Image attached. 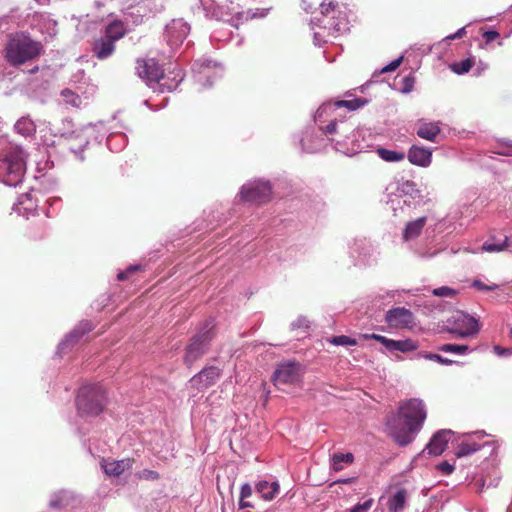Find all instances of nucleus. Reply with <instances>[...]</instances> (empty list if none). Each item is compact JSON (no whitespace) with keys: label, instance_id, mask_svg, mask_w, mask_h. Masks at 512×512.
Wrapping results in <instances>:
<instances>
[{"label":"nucleus","instance_id":"f257e3e1","mask_svg":"<svg viewBox=\"0 0 512 512\" xmlns=\"http://www.w3.org/2000/svg\"><path fill=\"white\" fill-rule=\"evenodd\" d=\"M426 417L424 402L411 398L399 403L397 413L388 416L385 425L389 436L399 446H407L421 430Z\"/></svg>","mask_w":512,"mask_h":512},{"label":"nucleus","instance_id":"09e8293b","mask_svg":"<svg viewBox=\"0 0 512 512\" xmlns=\"http://www.w3.org/2000/svg\"><path fill=\"white\" fill-rule=\"evenodd\" d=\"M403 82H404V86H403L402 91L405 93L410 92L413 89L414 80L410 77H405L403 79Z\"/></svg>","mask_w":512,"mask_h":512},{"label":"nucleus","instance_id":"ea45409f","mask_svg":"<svg viewBox=\"0 0 512 512\" xmlns=\"http://www.w3.org/2000/svg\"><path fill=\"white\" fill-rule=\"evenodd\" d=\"M139 270H141V266L140 265H131L125 271H122V272L118 273L117 279L119 281L128 280L133 273H135V272H137Z\"/></svg>","mask_w":512,"mask_h":512},{"label":"nucleus","instance_id":"9b49d317","mask_svg":"<svg viewBox=\"0 0 512 512\" xmlns=\"http://www.w3.org/2000/svg\"><path fill=\"white\" fill-rule=\"evenodd\" d=\"M190 32V26L183 19H173L165 27L164 39L172 48H178Z\"/></svg>","mask_w":512,"mask_h":512},{"label":"nucleus","instance_id":"c03bdc74","mask_svg":"<svg viewBox=\"0 0 512 512\" xmlns=\"http://www.w3.org/2000/svg\"><path fill=\"white\" fill-rule=\"evenodd\" d=\"M372 505H373V499H368L361 504L355 505L351 509V512H368L371 509Z\"/></svg>","mask_w":512,"mask_h":512},{"label":"nucleus","instance_id":"4d7b16f0","mask_svg":"<svg viewBox=\"0 0 512 512\" xmlns=\"http://www.w3.org/2000/svg\"><path fill=\"white\" fill-rule=\"evenodd\" d=\"M494 349H495V351H496V353L498 355L510 354V350L509 349H502L499 346H495Z\"/></svg>","mask_w":512,"mask_h":512},{"label":"nucleus","instance_id":"8fccbe9b","mask_svg":"<svg viewBox=\"0 0 512 512\" xmlns=\"http://www.w3.org/2000/svg\"><path fill=\"white\" fill-rule=\"evenodd\" d=\"M483 37L485 38L487 43H490L499 37V33L497 31H492V30L486 31L483 34Z\"/></svg>","mask_w":512,"mask_h":512},{"label":"nucleus","instance_id":"bb28decb","mask_svg":"<svg viewBox=\"0 0 512 512\" xmlns=\"http://www.w3.org/2000/svg\"><path fill=\"white\" fill-rule=\"evenodd\" d=\"M479 449L480 445L474 441H462L455 451V456L457 458L469 456L472 453L477 452Z\"/></svg>","mask_w":512,"mask_h":512},{"label":"nucleus","instance_id":"79ce46f5","mask_svg":"<svg viewBox=\"0 0 512 512\" xmlns=\"http://www.w3.org/2000/svg\"><path fill=\"white\" fill-rule=\"evenodd\" d=\"M423 357L425 359L436 361V362H438L440 364H443V365H451V364L454 363L453 360L448 359V358H444V357H442L439 354L426 353V354L423 355Z\"/></svg>","mask_w":512,"mask_h":512},{"label":"nucleus","instance_id":"f704fd0d","mask_svg":"<svg viewBox=\"0 0 512 512\" xmlns=\"http://www.w3.org/2000/svg\"><path fill=\"white\" fill-rule=\"evenodd\" d=\"M438 350L447 353L465 354L469 350V347L460 344H443L438 346Z\"/></svg>","mask_w":512,"mask_h":512},{"label":"nucleus","instance_id":"7c9ffc66","mask_svg":"<svg viewBox=\"0 0 512 512\" xmlns=\"http://www.w3.org/2000/svg\"><path fill=\"white\" fill-rule=\"evenodd\" d=\"M252 493H253L252 487L248 483H245L242 485L241 491H240V499H239V508L240 509L254 507V505L251 502H248L245 500V499L251 497Z\"/></svg>","mask_w":512,"mask_h":512},{"label":"nucleus","instance_id":"680f3d73","mask_svg":"<svg viewBox=\"0 0 512 512\" xmlns=\"http://www.w3.org/2000/svg\"><path fill=\"white\" fill-rule=\"evenodd\" d=\"M1 125H4V122L2 121V119L0 118V126Z\"/></svg>","mask_w":512,"mask_h":512},{"label":"nucleus","instance_id":"b1692460","mask_svg":"<svg viewBox=\"0 0 512 512\" xmlns=\"http://www.w3.org/2000/svg\"><path fill=\"white\" fill-rule=\"evenodd\" d=\"M256 491L264 500L270 501L278 494L279 484L277 482L260 481L256 485Z\"/></svg>","mask_w":512,"mask_h":512},{"label":"nucleus","instance_id":"603ef678","mask_svg":"<svg viewBox=\"0 0 512 512\" xmlns=\"http://www.w3.org/2000/svg\"><path fill=\"white\" fill-rule=\"evenodd\" d=\"M465 34H466V29H465V27H462V28L458 29L454 34L447 36V39H449V40L459 39V38H462Z\"/></svg>","mask_w":512,"mask_h":512},{"label":"nucleus","instance_id":"4c0bfd02","mask_svg":"<svg viewBox=\"0 0 512 512\" xmlns=\"http://www.w3.org/2000/svg\"><path fill=\"white\" fill-rule=\"evenodd\" d=\"M136 478L145 481H156L160 479V474L155 470L143 469L136 473Z\"/></svg>","mask_w":512,"mask_h":512},{"label":"nucleus","instance_id":"37998d69","mask_svg":"<svg viewBox=\"0 0 512 512\" xmlns=\"http://www.w3.org/2000/svg\"><path fill=\"white\" fill-rule=\"evenodd\" d=\"M35 127H36V123L29 117L20 118L14 126V128H35Z\"/></svg>","mask_w":512,"mask_h":512},{"label":"nucleus","instance_id":"473e14b6","mask_svg":"<svg viewBox=\"0 0 512 512\" xmlns=\"http://www.w3.org/2000/svg\"><path fill=\"white\" fill-rule=\"evenodd\" d=\"M61 96L67 104L73 107H79L82 104L80 96L70 89L62 90Z\"/></svg>","mask_w":512,"mask_h":512},{"label":"nucleus","instance_id":"1a4fd4ad","mask_svg":"<svg viewBox=\"0 0 512 512\" xmlns=\"http://www.w3.org/2000/svg\"><path fill=\"white\" fill-rule=\"evenodd\" d=\"M271 186L268 182H254L244 185L240 191L243 201L255 204H264L271 200Z\"/></svg>","mask_w":512,"mask_h":512},{"label":"nucleus","instance_id":"c9c22d12","mask_svg":"<svg viewBox=\"0 0 512 512\" xmlns=\"http://www.w3.org/2000/svg\"><path fill=\"white\" fill-rule=\"evenodd\" d=\"M441 130H417V135L425 140L438 143L441 139Z\"/></svg>","mask_w":512,"mask_h":512},{"label":"nucleus","instance_id":"20e7f679","mask_svg":"<svg viewBox=\"0 0 512 512\" xmlns=\"http://www.w3.org/2000/svg\"><path fill=\"white\" fill-rule=\"evenodd\" d=\"M41 49L39 42L25 34H17L10 38L6 46V58L11 65L18 66L36 58Z\"/></svg>","mask_w":512,"mask_h":512},{"label":"nucleus","instance_id":"393cba45","mask_svg":"<svg viewBox=\"0 0 512 512\" xmlns=\"http://www.w3.org/2000/svg\"><path fill=\"white\" fill-rule=\"evenodd\" d=\"M417 349V344L411 339L405 340H393L390 339L388 342L387 350L389 351H400L403 353L414 351Z\"/></svg>","mask_w":512,"mask_h":512},{"label":"nucleus","instance_id":"7ed1b4c3","mask_svg":"<svg viewBox=\"0 0 512 512\" xmlns=\"http://www.w3.org/2000/svg\"><path fill=\"white\" fill-rule=\"evenodd\" d=\"M106 404V390L100 384L84 385L77 393L76 406L81 416L96 417L103 412Z\"/></svg>","mask_w":512,"mask_h":512},{"label":"nucleus","instance_id":"e2e57ef3","mask_svg":"<svg viewBox=\"0 0 512 512\" xmlns=\"http://www.w3.org/2000/svg\"><path fill=\"white\" fill-rule=\"evenodd\" d=\"M510 335H511V337H512V327H511V330H510Z\"/></svg>","mask_w":512,"mask_h":512},{"label":"nucleus","instance_id":"5701e85b","mask_svg":"<svg viewBox=\"0 0 512 512\" xmlns=\"http://www.w3.org/2000/svg\"><path fill=\"white\" fill-rule=\"evenodd\" d=\"M126 32L127 30L123 22L115 20L106 26L104 37L112 40V42L115 43L117 40L121 39L126 34Z\"/></svg>","mask_w":512,"mask_h":512},{"label":"nucleus","instance_id":"4468645a","mask_svg":"<svg viewBox=\"0 0 512 512\" xmlns=\"http://www.w3.org/2000/svg\"><path fill=\"white\" fill-rule=\"evenodd\" d=\"M220 375L221 370L218 367H205L190 379V383L197 390L207 389L216 383Z\"/></svg>","mask_w":512,"mask_h":512},{"label":"nucleus","instance_id":"5fc2aeb1","mask_svg":"<svg viewBox=\"0 0 512 512\" xmlns=\"http://www.w3.org/2000/svg\"><path fill=\"white\" fill-rule=\"evenodd\" d=\"M474 286H476L480 290H494L498 287L497 285L488 286L482 283L481 281H475Z\"/></svg>","mask_w":512,"mask_h":512},{"label":"nucleus","instance_id":"6ab92c4d","mask_svg":"<svg viewBox=\"0 0 512 512\" xmlns=\"http://www.w3.org/2000/svg\"><path fill=\"white\" fill-rule=\"evenodd\" d=\"M165 80L159 79L153 89L160 93L171 92L175 90L183 80V74L180 69L173 70L170 75H164Z\"/></svg>","mask_w":512,"mask_h":512},{"label":"nucleus","instance_id":"864d4df0","mask_svg":"<svg viewBox=\"0 0 512 512\" xmlns=\"http://www.w3.org/2000/svg\"><path fill=\"white\" fill-rule=\"evenodd\" d=\"M63 499L60 496H55L54 499H52L49 503L51 508L57 509L62 506Z\"/></svg>","mask_w":512,"mask_h":512},{"label":"nucleus","instance_id":"aec40b11","mask_svg":"<svg viewBox=\"0 0 512 512\" xmlns=\"http://www.w3.org/2000/svg\"><path fill=\"white\" fill-rule=\"evenodd\" d=\"M115 50V43L112 40L102 36L95 40L93 44V53L98 59H106L112 55Z\"/></svg>","mask_w":512,"mask_h":512},{"label":"nucleus","instance_id":"f03ea898","mask_svg":"<svg viewBox=\"0 0 512 512\" xmlns=\"http://www.w3.org/2000/svg\"><path fill=\"white\" fill-rule=\"evenodd\" d=\"M320 15L311 20L315 44L321 45L328 37H336L348 30L345 14L339 10L338 4L330 1L321 3Z\"/></svg>","mask_w":512,"mask_h":512},{"label":"nucleus","instance_id":"bf43d9fd","mask_svg":"<svg viewBox=\"0 0 512 512\" xmlns=\"http://www.w3.org/2000/svg\"><path fill=\"white\" fill-rule=\"evenodd\" d=\"M352 481H353V478H348V479L339 480L337 482L343 483V484H348V483H351Z\"/></svg>","mask_w":512,"mask_h":512},{"label":"nucleus","instance_id":"ddd939ff","mask_svg":"<svg viewBox=\"0 0 512 512\" xmlns=\"http://www.w3.org/2000/svg\"><path fill=\"white\" fill-rule=\"evenodd\" d=\"M137 73L151 88H154L159 79L165 80L161 67L153 59L138 61Z\"/></svg>","mask_w":512,"mask_h":512},{"label":"nucleus","instance_id":"13d9d810","mask_svg":"<svg viewBox=\"0 0 512 512\" xmlns=\"http://www.w3.org/2000/svg\"><path fill=\"white\" fill-rule=\"evenodd\" d=\"M302 146H303V148H304L306 151H308V152H313V151L315 150V148H316V147L306 146V144H305V141H304V140H302Z\"/></svg>","mask_w":512,"mask_h":512},{"label":"nucleus","instance_id":"052dcab7","mask_svg":"<svg viewBox=\"0 0 512 512\" xmlns=\"http://www.w3.org/2000/svg\"><path fill=\"white\" fill-rule=\"evenodd\" d=\"M326 131H327V132H329V133H332V132H334L335 130L330 129V130H326Z\"/></svg>","mask_w":512,"mask_h":512},{"label":"nucleus","instance_id":"a19ab883","mask_svg":"<svg viewBox=\"0 0 512 512\" xmlns=\"http://www.w3.org/2000/svg\"><path fill=\"white\" fill-rule=\"evenodd\" d=\"M433 295L438 297H453L456 291L450 287L442 286L433 290Z\"/></svg>","mask_w":512,"mask_h":512},{"label":"nucleus","instance_id":"9d476101","mask_svg":"<svg viewBox=\"0 0 512 512\" xmlns=\"http://www.w3.org/2000/svg\"><path fill=\"white\" fill-rule=\"evenodd\" d=\"M301 377V365L297 362L290 361L278 365L274 372L273 381L278 388H281V386L299 382Z\"/></svg>","mask_w":512,"mask_h":512},{"label":"nucleus","instance_id":"f3484780","mask_svg":"<svg viewBox=\"0 0 512 512\" xmlns=\"http://www.w3.org/2000/svg\"><path fill=\"white\" fill-rule=\"evenodd\" d=\"M133 458H125L122 460H103L102 467L104 472L109 476H120L125 471L132 468Z\"/></svg>","mask_w":512,"mask_h":512},{"label":"nucleus","instance_id":"a18cd8bd","mask_svg":"<svg viewBox=\"0 0 512 512\" xmlns=\"http://www.w3.org/2000/svg\"><path fill=\"white\" fill-rule=\"evenodd\" d=\"M437 469L445 475H450L454 471V466L448 461H443L437 465Z\"/></svg>","mask_w":512,"mask_h":512},{"label":"nucleus","instance_id":"2f4dec72","mask_svg":"<svg viewBox=\"0 0 512 512\" xmlns=\"http://www.w3.org/2000/svg\"><path fill=\"white\" fill-rule=\"evenodd\" d=\"M509 246L508 237H505L502 242L499 243H492L489 241H486L482 245V251L493 253V252H500L505 250Z\"/></svg>","mask_w":512,"mask_h":512},{"label":"nucleus","instance_id":"423d86ee","mask_svg":"<svg viewBox=\"0 0 512 512\" xmlns=\"http://www.w3.org/2000/svg\"><path fill=\"white\" fill-rule=\"evenodd\" d=\"M26 155L19 147H14L6 153L1 168L5 171L3 182L9 186H16L22 182L26 171Z\"/></svg>","mask_w":512,"mask_h":512},{"label":"nucleus","instance_id":"58836bf2","mask_svg":"<svg viewBox=\"0 0 512 512\" xmlns=\"http://www.w3.org/2000/svg\"><path fill=\"white\" fill-rule=\"evenodd\" d=\"M92 329H93V325L90 322H88V321L82 322L79 325V327L73 331V333L71 334V337L80 338L85 333L90 332Z\"/></svg>","mask_w":512,"mask_h":512},{"label":"nucleus","instance_id":"6e6d98bb","mask_svg":"<svg viewBox=\"0 0 512 512\" xmlns=\"http://www.w3.org/2000/svg\"><path fill=\"white\" fill-rule=\"evenodd\" d=\"M501 142L507 148L505 153H512V140L503 139Z\"/></svg>","mask_w":512,"mask_h":512},{"label":"nucleus","instance_id":"e433bc0d","mask_svg":"<svg viewBox=\"0 0 512 512\" xmlns=\"http://www.w3.org/2000/svg\"><path fill=\"white\" fill-rule=\"evenodd\" d=\"M328 342L333 345H341V346H354L357 344V341L354 338H351L346 335L334 336L328 339Z\"/></svg>","mask_w":512,"mask_h":512},{"label":"nucleus","instance_id":"c85d7f7f","mask_svg":"<svg viewBox=\"0 0 512 512\" xmlns=\"http://www.w3.org/2000/svg\"><path fill=\"white\" fill-rule=\"evenodd\" d=\"M377 154L382 160L387 162H400L405 158L404 152L393 151L386 148H378Z\"/></svg>","mask_w":512,"mask_h":512},{"label":"nucleus","instance_id":"49530a36","mask_svg":"<svg viewBox=\"0 0 512 512\" xmlns=\"http://www.w3.org/2000/svg\"><path fill=\"white\" fill-rule=\"evenodd\" d=\"M365 339H374L380 343H382L386 348L388 347V342L390 341L389 338L379 335V334H365Z\"/></svg>","mask_w":512,"mask_h":512},{"label":"nucleus","instance_id":"3c124183","mask_svg":"<svg viewBox=\"0 0 512 512\" xmlns=\"http://www.w3.org/2000/svg\"><path fill=\"white\" fill-rule=\"evenodd\" d=\"M418 126L419 128H439L438 123L428 122L426 119H420Z\"/></svg>","mask_w":512,"mask_h":512},{"label":"nucleus","instance_id":"2eb2a0df","mask_svg":"<svg viewBox=\"0 0 512 512\" xmlns=\"http://www.w3.org/2000/svg\"><path fill=\"white\" fill-rule=\"evenodd\" d=\"M452 433L448 429L437 431L426 445L424 452L427 451L429 455L433 456L441 455L445 451Z\"/></svg>","mask_w":512,"mask_h":512},{"label":"nucleus","instance_id":"dca6fc26","mask_svg":"<svg viewBox=\"0 0 512 512\" xmlns=\"http://www.w3.org/2000/svg\"><path fill=\"white\" fill-rule=\"evenodd\" d=\"M151 0H137L135 4H131L124 8V16L126 21H131L133 24L142 22L144 16L148 14V8Z\"/></svg>","mask_w":512,"mask_h":512},{"label":"nucleus","instance_id":"72a5a7b5","mask_svg":"<svg viewBox=\"0 0 512 512\" xmlns=\"http://www.w3.org/2000/svg\"><path fill=\"white\" fill-rule=\"evenodd\" d=\"M474 62L471 59H465L460 62L453 63L450 68L456 74H464L467 73L473 66Z\"/></svg>","mask_w":512,"mask_h":512},{"label":"nucleus","instance_id":"de8ad7c7","mask_svg":"<svg viewBox=\"0 0 512 512\" xmlns=\"http://www.w3.org/2000/svg\"><path fill=\"white\" fill-rule=\"evenodd\" d=\"M402 59L403 57H399L395 60H393L392 62H390L388 65H386L385 67L382 68L381 72L384 73V72H391V71H394L396 68L399 67V65L401 64L402 62Z\"/></svg>","mask_w":512,"mask_h":512},{"label":"nucleus","instance_id":"412c9836","mask_svg":"<svg viewBox=\"0 0 512 512\" xmlns=\"http://www.w3.org/2000/svg\"><path fill=\"white\" fill-rule=\"evenodd\" d=\"M426 221H427V218L423 216L414 221L408 222L403 231L404 241H409L411 239L417 238L421 234V232L426 224Z\"/></svg>","mask_w":512,"mask_h":512},{"label":"nucleus","instance_id":"a878e982","mask_svg":"<svg viewBox=\"0 0 512 512\" xmlns=\"http://www.w3.org/2000/svg\"><path fill=\"white\" fill-rule=\"evenodd\" d=\"M206 15L217 19L222 18V7L220 0H199Z\"/></svg>","mask_w":512,"mask_h":512},{"label":"nucleus","instance_id":"cd10ccee","mask_svg":"<svg viewBox=\"0 0 512 512\" xmlns=\"http://www.w3.org/2000/svg\"><path fill=\"white\" fill-rule=\"evenodd\" d=\"M354 461V455L352 453H336L332 457V468L338 472L343 469V463L352 464Z\"/></svg>","mask_w":512,"mask_h":512},{"label":"nucleus","instance_id":"39448f33","mask_svg":"<svg viewBox=\"0 0 512 512\" xmlns=\"http://www.w3.org/2000/svg\"><path fill=\"white\" fill-rule=\"evenodd\" d=\"M213 321H206L204 327L191 338L185 348L183 361L187 367H191L208 350L211 340L214 338Z\"/></svg>","mask_w":512,"mask_h":512},{"label":"nucleus","instance_id":"6e6552de","mask_svg":"<svg viewBox=\"0 0 512 512\" xmlns=\"http://www.w3.org/2000/svg\"><path fill=\"white\" fill-rule=\"evenodd\" d=\"M447 324V332L456 334L459 337H466L478 331L476 319L462 311L453 312L447 319Z\"/></svg>","mask_w":512,"mask_h":512},{"label":"nucleus","instance_id":"c756f323","mask_svg":"<svg viewBox=\"0 0 512 512\" xmlns=\"http://www.w3.org/2000/svg\"><path fill=\"white\" fill-rule=\"evenodd\" d=\"M212 64H213V62L209 59H200L194 63L193 69L198 73L199 81L201 80L202 76L207 77V78L210 77L209 70H210Z\"/></svg>","mask_w":512,"mask_h":512},{"label":"nucleus","instance_id":"4be33fe9","mask_svg":"<svg viewBox=\"0 0 512 512\" xmlns=\"http://www.w3.org/2000/svg\"><path fill=\"white\" fill-rule=\"evenodd\" d=\"M408 493L405 489H399L389 498L387 507L389 512H402L405 509Z\"/></svg>","mask_w":512,"mask_h":512},{"label":"nucleus","instance_id":"a211bd4d","mask_svg":"<svg viewBox=\"0 0 512 512\" xmlns=\"http://www.w3.org/2000/svg\"><path fill=\"white\" fill-rule=\"evenodd\" d=\"M408 160L414 165L427 167L432 160V151L428 148L412 145L408 151Z\"/></svg>","mask_w":512,"mask_h":512},{"label":"nucleus","instance_id":"f8f14e48","mask_svg":"<svg viewBox=\"0 0 512 512\" xmlns=\"http://www.w3.org/2000/svg\"><path fill=\"white\" fill-rule=\"evenodd\" d=\"M385 321L390 328L412 329L415 325L413 313L405 307H395L387 311Z\"/></svg>","mask_w":512,"mask_h":512},{"label":"nucleus","instance_id":"0eeeda50","mask_svg":"<svg viewBox=\"0 0 512 512\" xmlns=\"http://www.w3.org/2000/svg\"><path fill=\"white\" fill-rule=\"evenodd\" d=\"M366 104H368V100L365 98H352L327 102L318 108L316 118L321 119L324 116L334 114V118L330 120L329 124L325 128H336L338 124L337 117H342L339 110L345 108L348 111H355Z\"/></svg>","mask_w":512,"mask_h":512}]
</instances>
